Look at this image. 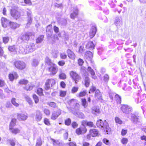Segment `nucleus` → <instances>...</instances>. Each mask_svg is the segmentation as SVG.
<instances>
[{
    "label": "nucleus",
    "mask_w": 146,
    "mask_h": 146,
    "mask_svg": "<svg viewBox=\"0 0 146 146\" xmlns=\"http://www.w3.org/2000/svg\"><path fill=\"white\" fill-rule=\"evenodd\" d=\"M96 125L98 127L104 129L107 134L109 133L111 131L108 123L106 121L104 122L102 119H99L97 121Z\"/></svg>",
    "instance_id": "f257e3e1"
},
{
    "label": "nucleus",
    "mask_w": 146,
    "mask_h": 146,
    "mask_svg": "<svg viewBox=\"0 0 146 146\" xmlns=\"http://www.w3.org/2000/svg\"><path fill=\"white\" fill-rule=\"evenodd\" d=\"M35 33L34 32H27L21 36L19 37V40L21 42L28 41L30 38H34L35 37Z\"/></svg>",
    "instance_id": "f03ea898"
},
{
    "label": "nucleus",
    "mask_w": 146,
    "mask_h": 146,
    "mask_svg": "<svg viewBox=\"0 0 146 146\" xmlns=\"http://www.w3.org/2000/svg\"><path fill=\"white\" fill-rule=\"evenodd\" d=\"M14 65L18 69L21 70L25 69L26 66V64L21 61H16L14 62Z\"/></svg>",
    "instance_id": "7ed1b4c3"
},
{
    "label": "nucleus",
    "mask_w": 146,
    "mask_h": 146,
    "mask_svg": "<svg viewBox=\"0 0 146 146\" xmlns=\"http://www.w3.org/2000/svg\"><path fill=\"white\" fill-rule=\"evenodd\" d=\"M36 49L35 45L33 43H28L26 46V52L27 53L32 52Z\"/></svg>",
    "instance_id": "20e7f679"
},
{
    "label": "nucleus",
    "mask_w": 146,
    "mask_h": 146,
    "mask_svg": "<svg viewBox=\"0 0 146 146\" xmlns=\"http://www.w3.org/2000/svg\"><path fill=\"white\" fill-rule=\"evenodd\" d=\"M70 74L72 79L77 83L79 80H80L81 77L76 72L72 71L70 72Z\"/></svg>",
    "instance_id": "39448f33"
},
{
    "label": "nucleus",
    "mask_w": 146,
    "mask_h": 146,
    "mask_svg": "<svg viewBox=\"0 0 146 146\" xmlns=\"http://www.w3.org/2000/svg\"><path fill=\"white\" fill-rule=\"evenodd\" d=\"M132 108L130 106L127 105H123L121 108V110L123 112L126 114H129L131 113Z\"/></svg>",
    "instance_id": "423d86ee"
},
{
    "label": "nucleus",
    "mask_w": 146,
    "mask_h": 146,
    "mask_svg": "<svg viewBox=\"0 0 146 146\" xmlns=\"http://www.w3.org/2000/svg\"><path fill=\"white\" fill-rule=\"evenodd\" d=\"M87 131V129L85 126L82 125L76 130V133L77 135H80L85 133Z\"/></svg>",
    "instance_id": "0eeeda50"
},
{
    "label": "nucleus",
    "mask_w": 146,
    "mask_h": 146,
    "mask_svg": "<svg viewBox=\"0 0 146 146\" xmlns=\"http://www.w3.org/2000/svg\"><path fill=\"white\" fill-rule=\"evenodd\" d=\"M50 66L48 68V71L51 72L50 74L51 76L55 75L58 71L57 66L54 64Z\"/></svg>",
    "instance_id": "6e6552de"
},
{
    "label": "nucleus",
    "mask_w": 146,
    "mask_h": 146,
    "mask_svg": "<svg viewBox=\"0 0 146 146\" xmlns=\"http://www.w3.org/2000/svg\"><path fill=\"white\" fill-rule=\"evenodd\" d=\"M117 27H120L122 25V18L121 17H117L115 18L114 22Z\"/></svg>",
    "instance_id": "1a4fd4ad"
},
{
    "label": "nucleus",
    "mask_w": 146,
    "mask_h": 146,
    "mask_svg": "<svg viewBox=\"0 0 146 146\" xmlns=\"http://www.w3.org/2000/svg\"><path fill=\"white\" fill-rule=\"evenodd\" d=\"M61 114V111L60 110L56 111H54L52 113L51 118L53 120H55Z\"/></svg>",
    "instance_id": "9d476101"
},
{
    "label": "nucleus",
    "mask_w": 146,
    "mask_h": 146,
    "mask_svg": "<svg viewBox=\"0 0 146 146\" xmlns=\"http://www.w3.org/2000/svg\"><path fill=\"white\" fill-rule=\"evenodd\" d=\"M97 31V28L96 26H92L90 32V36L91 38H92L95 35Z\"/></svg>",
    "instance_id": "9b49d317"
},
{
    "label": "nucleus",
    "mask_w": 146,
    "mask_h": 146,
    "mask_svg": "<svg viewBox=\"0 0 146 146\" xmlns=\"http://www.w3.org/2000/svg\"><path fill=\"white\" fill-rule=\"evenodd\" d=\"M9 20L5 17H2L1 18V23L2 26L4 28L7 27V25L10 24V22Z\"/></svg>",
    "instance_id": "f8f14e48"
},
{
    "label": "nucleus",
    "mask_w": 146,
    "mask_h": 146,
    "mask_svg": "<svg viewBox=\"0 0 146 146\" xmlns=\"http://www.w3.org/2000/svg\"><path fill=\"white\" fill-rule=\"evenodd\" d=\"M42 114L41 112L38 110L36 111L35 119L37 121H40L42 117Z\"/></svg>",
    "instance_id": "ddd939ff"
},
{
    "label": "nucleus",
    "mask_w": 146,
    "mask_h": 146,
    "mask_svg": "<svg viewBox=\"0 0 146 146\" xmlns=\"http://www.w3.org/2000/svg\"><path fill=\"white\" fill-rule=\"evenodd\" d=\"M27 115L26 113L25 114L23 113L18 114L17 118L20 120L24 121L27 119Z\"/></svg>",
    "instance_id": "4468645a"
},
{
    "label": "nucleus",
    "mask_w": 146,
    "mask_h": 146,
    "mask_svg": "<svg viewBox=\"0 0 146 146\" xmlns=\"http://www.w3.org/2000/svg\"><path fill=\"white\" fill-rule=\"evenodd\" d=\"M28 10V11H27V14L28 16V23L27 24V26L30 25L31 23L32 22V19L31 18V11L29 10Z\"/></svg>",
    "instance_id": "2eb2a0df"
},
{
    "label": "nucleus",
    "mask_w": 146,
    "mask_h": 146,
    "mask_svg": "<svg viewBox=\"0 0 146 146\" xmlns=\"http://www.w3.org/2000/svg\"><path fill=\"white\" fill-rule=\"evenodd\" d=\"M11 13L12 16L17 19L20 16L19 12L15 10L14 9L11 11Z\"/></svg>",
    "instance_id": "dca6fc26"
},
{
    "label": "nucleus",
    "mask_w": 146,
    "mask_h": 146,
    "mask_svg": "<svg viewBox=\"0 0 146 146\" xmlns=\"http://www.w3.org/2000/svg\"><path fill=\"white\" fill-rule=\"evenodd\" d=\"M66 52L68 56L70 59L74 60L75 58V55L74 53L70 50L68 49L67 50Z\"/></svg>",
    "instance_id": "f3484780"
},
{
    "label": "nucleus",
    "mask_w": 146,
    "mask_h": 146,
    "mask_svg": "<svg viewBox=\"0 0 146 146\" xmlns=\"http://www.w3.org/2000/svg\"><path fill=\"white\" fill-rule=\"evenodd\" d=\"M95 98L98 100H102V95L100 91L98 90H96V91L95 94Z\"/></svg>",
    "instance_id": "a211bd4d"
},
{
    "label": "nucleus",
    "mask_w": 146,
    "mask_h": 146,
    "mask_svg": "<svg viewBox=\"0 0 146 146\" xmlns=\"http://www.w3.org/2000/svg\"><path fill=\"white\" fill-rule=\"evenodd\" d=\"M78 10L76 7L74 8L73 13L70 15L71 18L74 19L78 15Z\"/></svg>",
    "instance_id": "6ab92c4d"
},
{
    "label": "nucleus",
    "mask_w": 146,
    "mask_h": 146,
    "mask_svg": "<svg viewBox=\"0 0 146 146\" xmlns=\"http://www.w3.org/2000/svg\"><path fill=\"white\" fill-rule=\"evenodd\" d=\"M82 125L84 126H85V125H86L90 127H93L94 126V124L93 122L90 121H88L86 120H83L82 121Z\"/></svg>",
    "instance_id": "aec40b11"
},
{
    "label": "nucleus",
    "mask_w": 146,
    "mask_h": 146,
    "mask_svg": "<svg viewBox=\"0 0 146 146\" xmlns=\"http://www.w3.org/2000/svg\"><path fill=\"white\" fill-rule=\"evenodd\" d=\"M90 133L93 137L97 136L98 134V131L95 129H90Z\"/></svg>",
    "instance_id": "412c9836"
},
{
    "label": "nucleus",
    "mask_w": 146,
    "mask_h": 146,
    "mask_svg": "<svg viewBox=\"0 0 146 146\" xmlns=\"http://www.w3.org/2000/svg\"><path fill=\"white\" fill-rule=\"evenodd\" d=\"M92 112L95 115H97L100 112V110L98 107L94 106L92 108Z\"/></svg>",
    "instance_id": "4be33fe9"
},
{
    "label": "nucleus",
    "mask_w": 146,
    "mask_h": 146,
    "mask_svg": "<svg viewBox=\"0 0 146 146\" xmlns=\"http://www.w3.org/2000/svg\"><path fill=\"white\" fill-rule=\"evenodd\" d=\"M18 77V74L15 72H14L13 74H10L9 75V78L11 81H13L15 78L17 79Z\"/></svg>",
    "instance_id": "5701e85b"
},
{
    "label": "nucleus",
    "mask_w": 146,
    "mask_h": 146,
    "mask_svg": "<svg viewBox=\"0 0 146 146\" xmlns=\"http://www.w3.org/2000/svg\"><path fill=\"white\" fill-rule=\"evenodd\" d=\"M94 46L95 45L92 41L88 42L86 45V48L90 50L94 49Z\"/></svg>",
    "instance_id": "b1692460"
},
{
    "label": "nucleus",
    "mask_w": 146,
    "mask_h": 146,
    "mask_svg": "<svg viewBox=\"0 0 146 146\" xmlns=\"http://www.w3.org/2000/svg\"><path fill=\"white\" fill-rule=\"evenodd\" d=\"M87 70L88 72L90 73L92 76V77L93 78L95 79L97 78V77L95 75V73L93 69L91 68L89 66L88 67Z\"/></svg>",
    "instance_id": "393cba45"
},
{
    "label": "nucleus",
    "mask_w": 146,
    "mask_h": 146,
    "mask_svg": "<svg viewBox=\"0 0 146 146\" xmlns=\"http://www.w3.org/2000/svg\"><path fill=\"white\" fill-rule=\"evenodd\" d=\"M131 120L134 123H137L139 122V118L138 117L134 114H132L131 115Z\"/></svg>",
    "instance_id": "a878e982"
},
{
    "label": "nucleus",
    "mask_w": 146,
    "mask_h": 146,
    "mask_svg": "<svg viewBox=\"0 0 146 146\" xmlns=\"http://www.w3.org/2000/svg\"><path fill=\"white\" fill-rule=\"evenodd\" d=\"M85 56L87 59L91 60L93 57L92 54L91 52L88 51L86 52Z\"/></svg>",
    "instance_id": "bb28decb"
},
{
    "label": "nucleus",
    "mask_w": 146,
    "mask_h": 146,
    "mask_svg": "<svg viewBox=\"0 0 146 146\" xmlns=\"http://www.w3.org/2000/svg\"><path fill=\"white\" fill-rule=\"evenodd\" d=\"M9 24L10 27L13 29H15L19 26V25L18 24L15 23L10 22Z\"/></svg>",
    "instance_id": "cd10ccee"
},
{
    "label": "nucleus",
    "mask_w": 146,
    "mask_h": 146,
    "mask_svg": "<svg viewBox=\"0 0 146 146\" xmlns=\"http://www.w3.org/2000/svg\"><path fill=\"white\" fill-rule=\"evenodd\" d=\"M9 130L11 132L15 134L19 133L20 132V130L18 128H14L11 127L9 128Z\"/></svg>",
    "instance_id": "c85d7f7f"
},
{
    "label": "nucleus",
    "mask_w": 146,
    "mask_h": 146,
    "mask_svg": "<svg viewBox=\"0 0 146 146\" xmlns=\"http://www.w3.org/2000/svg\"><path fill=\"white\" fill-rule=\"evenodd\" d=\"M84 82L85 86L87 87H88L90 85V81L89 78L88 77L86 76L85 77Z\"/></svg>",
    "instance_id": "c756f323"
},
{
    "label": "nucleus",
    "mask_w": 146,
    "mask_h": 146,
    "mask_svg": "<svg viewBox=\"0 0 146 146\" xmlns=\"http://www.w3.org/2000/svg\"><path fill=\"white\" fill-rule=\"evenodd\" d=\"M46 82L50 84L51 87H52L53 85L55 84V80L53 79H48L46 81Z\"/></svg>",
    "instance_id": "7c9ffc66"
},
{
    "label": "nucleus",
    "mask_w": 146,
    "mask_h": 146,
    "mask_svg": "<svg viewBox=\"0 0 146 146\" xmlns=\"http://www.w3.org/2000/svg\"><path fill=\"white\" fill-rule=\"evenodd\" d=\"M58 51L57 50H53L52 51L51 54L54 58H56L58 56Z\"/></svg>",
    "instance_id": "2f4dec72"
},
{
    "label": "nucleus",
    "mask_w": 146,
    "mask_h": 146,
    "mask_svg": "<svg viewBox=\"0 0 146 146\" xmlns=\"http://www.w3.org/2000/svg\"><path fill=\"white\" fill-rule=\"evenodd\" d=\"M45 62L49 66L52 65L54 64L51 62V60L48 57H46L45 59Z\"/></svg>",
    "instance_id": "473e14b6"
},
{
    "label": "nucleus",
    "mask_w": 146,
    "mask_h": 146,
    "mask_svg": "<svg viewBox=\"0 0 146 146\" xmlns=\"http://www.w3.org/2000/svg\"><path fill=\"white\" fill-rule=\"evenodd\" d=\"M82 105L84 108H86L88 106V104L87 103L86 100L85 98L81 99Z\"/></svg>",
    "instance_id": "72a5a7b5"
},
{
    "label": "nucleus",
    "mask_w": 146,
    "mask_h": 146,
    "mask_svg": "<svg viewBox=\"0 0 146 146\" xmlns=\"http://www.w3.org/2000/svg\"><path fill=\"white\" fill-rule=\"evenodd\" d=\"M52 140L53 142V145L55 146H59L62 144V143L59 142L57 140L52 139Z\"/></svg>",
    "instance_id": "f704fd0d"
},
{
    "label": "nucleus",
    "mask_w": 146,
    "mask_h": 146,
    "mask_svg": "<svg viewBox=\"0 0 146 146\" xmlns=\"http://www.w3.org/2000/svg\"><path fill=\"white\" fill-rule=\"evenodd\" d=\"M39 64V62L36 59H33L31 62V65L33 67H35L37 66Z\"/></svg>",
    "instance_id": "c9c22d12"
},
{
    "label": "nucleus",
    "mask_w": 146,
    "mask_h": 146,
    "mask_svg": "<svg viewBox=\"0 0 146 146\" xmlns=\"http://www.w3.org/2000/svg\"><path fill=\"white\" fill-rule=\"evenodd\" d=\"M115 98L116 100L117 103L120 104L121 103V96H119L118 95L116 94L115 95Z\"/></svg>",
    "instance_id": "e433bc0d"
},
{
    "label": "nucleus",
    "mask_w": 146,
    "mask_h": 146,
    "mask_svg": "<svg viewBox=\"0 0 146 146\" xmlns=\"http://www.w3.org/2000/svg\"><path fill=\"white\" fill-rule=\"evenodd\" d=\"M77 101L75 99H73L69 100L68 102V104L71 106H74V104L76 103Z\"/></svg>",
    "instance_id": "4c0bfd02"
},
{
    "label": "nucleus",
    "mask_w": 146,
    "mask_h": 146,
    "mask_svg": "<svg viewBox=\"0 0 146 146\" xmlns=\"http://www.w3.org/2000/svg\"><path fill=\"white\" fill-rule=\"evenodd\" d=\"M44 36L43 35H40L39 36L36 40V42L37 43H41L43 40Z\"/></svg>",
    "instance_id": "58836bf2"
},
{
    "label": "nucleus",
    "mask_w": 146,
    "mask_h": 146,
    "mask_svg": "<svg viewBox=\"0 0 146 146\" xmlns=\"http://www.w3.org/2000/svg\"><path fill=\"white\" fill-rule=\"evenodd\" d=\"M48 105L49 106L55 108H57L58 106L56 103L53 102H50L48 103Z\"/></svg>",
    "instance_id": "ea45409f"
},
{
    "label": "nucleus",
    "mask_w": 146,
    "mask_h": 146,
    "mask_svg": "<svg viewBox=\"0 0 146 146\" xmlns=\"http://www.w3.org/2000/svg\"><path fill=\"white\" fill-rule=\"evenodd\" d=\"M34 86L32 84H28L24 87V88L27 90H30L33 89Z\"/></svg>",
    "instance_id": "a19ab883"
},
{
    "label": "nucleus",
    "mask_w": 146,
    "mask_h": 146,
    "mask_svg": "<svg viewBox=\"0 0 146 146\" xmlns=\"http://www.w3.org/2000/svg\"><path fill=\"white\" fill-rule=\"evenodd\" d=\"M16 120L15 119H12L10 124L9 128H13L15 125Z\"/></svg>",
    "instance_id": "79ce46f5"
},
{
    "label": "nucleus",
    "mask_w": 146,
    "mask_h": 146,
    "mask_svg": "<svg viewBox=\"0 0 146 146\" xmlns=\"http://www.w3.org/2000/svg\"><path fill=\"white\" fill-rule=\"evenodd\" d=\"M76 115L78 117L82 119H83L84 117V115L83 113L81 112H77L76 113Z\"/></svg>",
    "instance_id": "37998d69"
},
{
    "label": "nucleus",
    "mask_w": 146,
    "mask_h": 146,
    "mask_svg": "<svg viewBox=\"0 0 146 146\" xmlns=\"http://www.w3.org/2000/svg\"><path fill=\"white\" fill-rule=\"evenodd\" d=\"M59 77L60 79L64 80L66 78V76L65 73L61 72L60 73Z\"/></svg>",
    "instance_id": "c03bdc74"
},
{
    "label": "nucleus",
    "mask_w": 146,
    "mask_h": 146,
    "mask_svg": "<svg viewBox=\"0 0 146 146\" xmlns=\"http://www.w3.org/2000/svg\"><path fill=\"white\" fill-rule=\"evenodd\" d=\"M8 49L11 52H16V49L15 45L9 46Z\"/></svg>",
    "instance_id": "a18cd8bd"
},
{
    "label": "nucleus",
    "mask_w": 146,
    "mask_h": 146,
    "mask_svg": "<svg viewBox=\"0 0 146 146\" xmlns=\"http://www.w3.org/2000/svg\"><path fill=\"white\" fill-rule=\"evenodd\" d=\"M16 99L15 98H12L11 100V102L12 104L15 106L16 107H18L19 105V104L16 102Z\"/></svg>",
    "instance_id": "49530a36"
},
{
    "label": "nucleus",
    "mask_w": 146,
    "mask_h": 146,
    "mask_svg": "<svg viewBox=\"0 0 146 146\" xmlns=\"http://www.w3.org/2000/svg\"><path fill=\"white\" fill-rule=\"evenodd\" d=\"M37 94L39 96H41L43 95V90L42 88H38L37 90Z\"/></svg>",
    "instance_id": "de8ad7c7"
},
{
    "label": "nucleus",
    "mask_w": 146,
    "mask_h": 146,
    "mask_svg": "<svg viewBox=\"0 0 146 146\" xmlns=\"http://www.w3.org/2000/svg\"><path fill=\"white\" fill-rule=\"evenodd\" d=\"M28 81L27 80L21 79L19 81V84H20L25 85L27 84L28 83Z\"/></svg>",
    "instance_id": "09e8293b"
},
{
    "label": "nucleus",
    "mask_w": 146,
    "mask_h": 146,
    "mask_svg": "<svg viewBox=\"0 0 146 146\" xmlns=\"http://www.w3.org/2000/svg\"><path fill=\"white\" fill-rule=\"evenodd\" d=\"M116 123H118L119 124H121L122 123V121L118 117H116L115 119Z\"/></svg>",
    "instance_id": "8fccbe9b"
},
{
    "label": "nucleus",
    "mask_w": 146,
    "mask_h": 146,
    "mask_svg": "<svg viewBox=\"0 0 146 146\" xmlns=\"http://www.w3.org/2000/svg\"><path fill=\"white\" fill-rule=\"evenodd\" d=\"M87 92L86 90L84 91L83 92H80L78 94V97H80L85 96Z\"/></svg>",
    "instance_id": "3c124183"
},
{
    "label": "nucleus",
    "mask_w": 146,
    "mask_h": 146,
    "mask_svg": "<svg viewBox=\"0 0 146 146\" xmlns=\"http://www.w3.org/2000/svg\"><path fill=\"white\" fill-rule=\"evenodd\" d=\"M60 56L61 59H65L66 58L67 56L65 53L63 52L60 54Z\"/></svg>",
    "instance_id": "603ef678"
},
{
    "label": "nucleus",
    "mask_w": 146,
    "mask_h": 146,
    "mask_svg": "<svg viewBox=\"0 0 146 146\" xmlns=\"http://www.w3.org/2000/svg\"><path fill=\"white\" fill-rule=\"evenodd\" d=\"M103 142L104 143L107 145H110V143L109 140L106 138L104 139L103 140Z\"/></svg>",
    "instance_id": "864d4df0"
},
{
    "label": "nucleus",
    "mask_w": 146,
    "mask_h": 146,
    "mask_svg": "<svg viewBox=\"0 0 146 146\" xmlns=\"http://www.w3.org/2000/svg\"><path fill=\"white\" fill-rule=\"evenodd\" d=\"M71 123V120L70 118H68L65 120V124L67 125H69Z\"/></svg>",
    "instance_id": "5fc2aeb1"
},
{
    "label": "nucleus",
    "mask_w": 146,
    "mask_h": 146,
    "mask_svg": "<svg viewBox=\"0 0 146 146\" xmlns=\"http://www.w3.org/2000/svg\"><path fill=\"white\" fill-rule=\"evenodd\" d=\"M33 97L35 101V103H37L39 101V99L38 96L35 94H34L33 96Z\"/></svg>",
    "instance_id": "6e6d98bb"
},
{
    "label": "nucleus",
    "mask_w": 146,
    "mask_h": 146,
    "mask_svg": "<svg viewBox=\"0 0 146 146\" xmlns=\"http://www.w3.org/2000/svg\"><path fill=\"white\" fill-rule=\"evenodd\" d=\"M78 89V87H73L72 89L71 92L72 93H75L77 92Z\"/></svg>",
    "instance_id": "4d7b16f0"
},
{
    "label": "nucleus",
    "mask_w": 146,
    "mask_h": 146,
    "mask_svg": "<svg viewBox=\"0 0 146 146\" xmlns=\"http://www.w3.org/2000/svg\"><path fill=\"white\" fill-rule=\"evenodd\" d=\"M115 93L112 92H110L109 93V97L111 100H113V97L114 96H115Z\"/></svg>",
    "instance_id": "13d9d810"
},
{
    "label": "nucleus",
    "mask_w": 146,
    "mask_h": 146,
    "mask_svg": "<svg viewBox=\"0 0 146 146\" xmlns=\"http://www.w3.org/2000/svg\"><path fill=\"white\" fill-rule=\"evenodd\" d=\"M42 141L40 139H37L36 146H41L42 145Z\"/></svg>",
    "instance_id": "bf43d9fd"
},
{
    "label": "nucleus",
    "mask_w": 146,
    "mask_h": 146,
    "mask_svg": "<svg viewBox=\"0 0 146 146\" xmlns=\"http://www.w3.org/2000/svg\"><path fill=\"white\" fill-rule=\"evenodd\" d=\"M44 88L46 90H48L50 88V84H48V82H46Z\"/></svg>",
    "instance_id": "052dcab7"
},
{
    "label": "nucleus",
    "mask_w": 146,
    "mask_h": 146,
    "mask_svg": "<svg viewBox=\"0 0 146 146\" xmlns=\"http://www.w3.org/2000/svg\"><path fill=\"white\" fill-rule=\"evenodd\" d=\"M44 113L47 115H49L50 114V110L47 109H45L44 110Z\"/></svg>",
    "instance_id": "680f3d73"
},
{
    "label": "nucleus",
    "mask_w": 146,
    "mask_h": 146,
    "mask_svg": "<svg viewBox=\"0 0 146 146\" xmlns=\"http://www.w3.org/2000/svg\"><path fill=\"white\" fill-rule=\"evenodd\" d=\"M6 84L3 80L0 79V87H2L5 86Z\"/></svg>",
    "instance_id": "e2e57ef3"
},
{
    "label": "nucleus",
    "mask_w": 146,
    "mask_h": 146,
    "mask_svg": "<svg viewBox=\"0 0 146 146\" xmlns=\"http://www.w3.org/2000/svg\"><path fill=\"white\" fill-rule=\"evenodd\" d=\"M84 61L81 58H79L78 60V64L79 66H82L83 64Z\"/></svg>",
    "instance_id": "0e129e2a"
},
{
    "label": "nucleus",
    "mask_w": 146,
    "mask_h": 146,
    "mask_svg": "<svg viewBox=\"0 0 146 146\" xmlns=\"http://www.w3.org/2000/svg\"><path fill=\"white\" fill-rule=\"evenodd\" d=\"M8 142L12 146H15V144L13 140H8Z\"/></svg>",
    "instance_id": "69168bd1"
},
{
    "label": "nucleus",
    "mask_w": 146,
    "mask_h": 146,
    "mask_svg": "<svg viewBox=\"0 0 146 146\" xmlns=\"http://www.w3.org/2000/svg\"><path fill=\"white\" fill-rule=\"evenodd\" d=\"M9 40V38L8 37H4L3 38V42L5 44L7 43Z\"/></svg>",
    "instance_id": "338daca9"
},
{
    "label": "nucleus",
    "mask_w": 146,
    "mask_h": 146,
    "mask_svg": "<svg viewBox=\"0 0 146 146\" xmlns=\"http://www.w3.org/2000/svg\"><path fill=\"white\" fill-rule=\"evenodd\" d=\"M85 49L83 46H80L79 48V52L80 53H82L84 52Z\"/></svg>",
    "instance_id": "774afa93"
}]
</instances>
